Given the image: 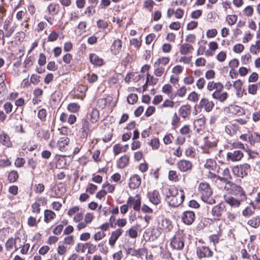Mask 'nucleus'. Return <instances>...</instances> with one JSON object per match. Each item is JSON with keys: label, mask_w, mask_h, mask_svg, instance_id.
<instances>
[{"label": "nucleus", "mask_w": 260, "mask_h": 260, "mask_svg": "<svg viewBox=\"0 0 260 260\" xmlns=\"http://www.w3.org/2000/svg\"><path fill=\"white\" fill-rule=\"evenodd\" d=\"M0 142L2 143L3 145L8 147L12 146V143L10 140L9 136L5 133H3L0 135Z\"/></svg>", "instance_id": "29"}, {"label": "nucleus", "mask_w": 260, "mask_h": 260, "mask_svg": "<svg viewBox=\"0 0 260 260\" xmlns=\"http://www.w3.org/2000/svg\"><path fill=\"white\" fill-rule=\"evenodd\" d=\"M170 61V58L168 57H159L156 60V62L159 63L161 66H166L169 63Z\"/></svg>", "instance_id": "43"}, {"label": "nucleus", "mask_w": 260, "mask_h": 260, "mask_svg": "<svg viewBox=\"0 0 260 260\" xmlns=\"http://www.w3.org/2000/svg\"><path fill=\"white\" fill-rule=\"evenodd\" d=\"M70 142V139L67 137L60 138L58 141L57 146L59 149L61 151H66L67 149L66 146H67Z\"/></svg>", "instance_id": "25"}, {"label": "nucleus", "mask_w": 260, "mask_h": 260, "mask_svg": "<svg viewBox=\"0 0 260 260\" xmlns=\"http://www.w3.org/2000/svg\"><path fill=\"white\" fill-rule=\"evenodd\" d=\"M185 235L182 231L176 233L171 241V247L177 250H180L184 247Z\"/></svg>", "instance_id": "3"}, {"label": "nucleus", "mask_w": 260, "mask_h": 260, "mask_svg": "<svg viewBox=\"0 0 260 260\" xmlns=\"http://www.w3.org/2000/svg\"><path fill=\"white\" fill-rule=\"evenodd\" d=\"M122 47V42L119 39H116L114 40L113 43H112L111 48L110 50L112 54L113 55H117L119 52L120 51Z\"/></svg>", "instance_id": "17"}, {"label": "nucleus", "mask_w": 260, "mask_h": 260, "mask_svg": "<svg viewBox=\"0 0 260 260\" xmlns=\"http://www.w3.org/2000/svg\"><path fill=\"white\" fill-rule=\"evenodd\" d=\"M178 168L182 172H185L190 170L192 165L191 164H177Z\"/></svg>", "instance_id": "41"}, {"label": "nucleus", "mask_w": 260, "mask_h": 260, "mask_svg": "<svg viewBox=\"0 0 260 260\" xmlns=\"http://www.w3.org/2000/svg\"><path fill=\"white\" fill-rule=\"evenodd\" d=\"M78 125L81 127L79 131L80 137L82 139H86L89 131L88 121L86 119H82Z\"/></svg>", "instance_id": "10"}, {"label": "nucleus", "mask_w": 260, "mask_h": 260, "mask_svg": "<svg viewBox=\"0 0 260 260\" xmlns=\"http://www.w3.org/2000/svg\"><path fill=\"white\" fill-rule=\"evenodd\" d=\"M248 139L251 144H252V142H260V135L257 133H254L253 134L251 135V137H248Z\"/></svg>", "instance_id": "46"}, {"label": "nucleus", "mask_w": 260, "mask_h": 260, "mask_svg": "<svg viewBox=\"0 0 260 260\" xmlns=\"http://www.w3.org/2000/svg\"><path fill=\"white\" fill-rule=\"evenodd\" d=\"M214 99L219 100L221 102L225 101L228 98V93L225 92L214 91L212 94Z\"/></svg>", "instance_id": "27"}, {"label": "nucleus", "mask_w": 260, "mask_h": 260, "mask_svg": "<svg viewBox=\"0 0 260 260\" xmlns=\"http://www.w3.org/2000/svg\"><path fill=\"white\" fill-rule=\"evenodd\" d=\"M157 227L160 230L169 232L171 230L173 226L170 220L164 217H159L158 218Z\"/></svg>", "instance_id": "9"}, {"label": "nucleus", "mask_w": 260, "mask_h": 260, "mask_svg": "<svg viewBox=\"0 0 260 260\" xmlns=\"http://www.w3.org/2000/svg\"><path fill=\"white\" fill-rule=\"evenodd\" d=\"M57 193H55V195L52 196L53 197L61 196L64 194L66 191L65 185L62 183H59L57 186Z\"/></svg>", "instance_id": "34"}, {"label": "nucleus", "mask_w": 260, "mask_h": 260, "mask_svg": "<svg viewBox=\"0 0 260 260\" xmlns=\"http://www.w3.org/2000/svg\"><path fill=\"white\" fill-rule=\"evenodd\" d=\"M96 189L97 186L95 185L89 183L86 188V191L90 194H93Z\"/></svg>", "instance_id": "52"}, {"label": "nucleus", "mask_w": 260, "mask_h": 260, "mask_svg": "<svg viewBox=\"0 0 260 260\" xmlns=\"http://www.w3.org/2000/svg\"><path fill=\"white\" fill-rule=\"evenodd\" d=\"M47 111L46 109L42 108L40 109L38 113V117L41 122H45L46 120Z\"/></svg>", "instance_id": "37"}, {"label": "nucleus", "mask_w": 260, "mask_h": 260, "mask_svg": "<svg viewBox=\"0 0 260 260\" xmlns=\"http://www.w3.org/2000/svg\"><path fill=\"white\" fill-rule=\"evenodd\" d=\"M146 254V249L145 248H138L136 250L134 256L138 258H142V257Z\"/></svg>", "instance_id": "39"}, {"label": "nucleus", "mask_w": 260, "mask_h": 260, "mask_svg": "<svg viewBox=\"0 0 260 260\" xmlns=\"http://www.w3.org/2000/svg\"><path fill=\"white\" fill-rule=\"evenodd\" d=\"M47 204V200L43 197H41L36 200V202L31 205L32 212L34 213L40 212L41 205H45Z\"/></svg>", "instance_id": "14"}, {"label": "nucleus", "mask_w": 260, "mask_h": 260, "mask_svg": "<svg viewBox=\"0 0 260 260\" xmlns=\"http://www.w3.org/2000/svg\"><path fill=\"white\" fill-rule=\"evenodd\" d=\"M56 216L55 213L51 210H45L44 211V221L49 223Z\"/></svg>", "instance_id": "31"}, {"label": "nucleus", "mask_w": 260, "mask_h": 260, "mask_svg": "<svg viewBox=\"0 0 260 260\" xmlns=\"http://www.w3.org/2000/svg\"><path fill=\"white\" fill-rule=\"evenodd\" d=\"M90 62L94 65L101 66L103 64V60L95 54H91L89 56Z\"/></svg>", "instance_id": "28"}, {"label": "nucleus", "mask_w": 260, "mask_h": 260, "mask_svg": "<svg viewBox=\"0 0 260 260\" xmlns=\"http://www.w3.org/2000/svg\"><path fill=\"white\" fill-rule=\"evenodd\" d=\"M89 246H93V245L91 244L90 243H86L84 244L78 243L75 247V250L78 252L84 253L86 249Z\"/></svg>", "instance_id": "33"}, {"label": "nucleus", "mask_w": 260, "mask_h": 260, "mask_svg": "<svg viewBox=\"0 0 260 260\" xmlns=\"http://www.w3.org/2000/svg\"><path fill=\"white\" fill-rule=\"evenodd\" d=\"M184 199V193L183 190H180L179 193L178 189L174 187L166 189L165 200L169 206L177 207L183 202Z\"/></svg>", "instance_id": "1"}, {"label": "nucleus", "mask_w": 260, "mask_h": 260, "mask_svg": "<svg viewBox=\"0 0 260 260\" xmlns=\"http://www.w3.org/2000/svg\"><path fill=\"white\" fill-rule=\"evenodd\" d=\"M172 13L175 14L176 18L180 19L182 17L184 12L181 9L178 8L176 10V11H174L173 10H172Z\"/></svg>", "instance_id": "58"}, {"label": "nucleus", "mask_w": 260, "mask_h": 260, "mask_svg": "<svg viewBox=\"0 0 260 260\" xmlns=\"http://www.w3.org/2000/svg\"><path fill=\"white\" fill-rule=\"evenodd\" d=\"M186 92V88L185 86H182L177 90V92L176 93V95H178L180 97H183L185 95Z\"/></svg>", "instance_id": "57"}, {"label": "nucleus", "mask_w": 260, "mask_h": 260, "mask_svg": "<svg viewBox=\"0 0 260 260\" xmlns=\"http://www.w3.org/2000/svg\"><path fill=\"white\" fill-rule=\"evenodd\" d=\"M196 253L199 258H210L213 256V252L210 248L206 246H202L197 248Z\"/></svg>", "instance_id": "6"}, {"label": "nucleus", "mask_w": 260, "mask_h": 260, "mask_svg": "<svg viewBox=\"0 0 260 260\" xmlns=\"http://www.w3.org/2000/svg\"><path fill=\"white\" fill-rule=\"evenodd\" d=\"M169 179L171 181H177L178 176L176 172L175 171H170L169 173Z\"/></svg>", "instance_id": "55"}, {"label": "nucleus", "mask_w": 260, "mask_h": 260, "mask_svg": "<svg viewBox=\"0 0 260 260\" xmlns=\"http://www.w3.org/2000/svg\"><path fill=\"white\" fill-rule=\"evenodd\" d=\"M141 203V198L138 194L134 197H129L127 202V204L135 211L140 209Z\"/></svg>", "instance_id": "11"}, {"label": "nucleus", "mask_w": 260, "mask_h": 260, "mask_svg": "<svg viewBox=\"0 0 260 260\" xmlns=\"http://www.w3.org/2000/svg\"><path fill=\"white\" fill-rule=\"evenodd\" d=\"M106 236V234L104 232H98L94 235V239L95 241H98L102 240Z\"/></svg>", "instance_id": "49"}, {"label": "nucleus", "mask_w": 260, "mask_h": 260, "mask_svg": "<svg viewBox=\"0 0 260 260\" xmlns=\"http://www.w3.org/2000/svg\"><path fill=\"white\" fill-rule=\"evenodd\" d=\"M243 156V153L240 150H236L227 153V159L229 161H239Z\"/></svg>", "instance_id": "16"}, {"label": "nucleus", "mask_w": 260, "mask_h": 260, "mask_svg": "<svg viewBox=\"0 0 260 260\" xmlns=\"http://www.w3.org/2000/svg\"><path fill=\"white\" fill-rule=\"evenodd\" d=\"M97 26L100 28H106L108 27V23L107 22L103 20L100 19L97 22Z\"/></svg>", "instance_id": "59"}, {"label": "nucleus", "mask_w": 260, "mask_h": 260, "mask_svg": "<svg viewBox=\"0 0 260 260\" xmlns=\"http://www.w3.org/2000/svg\"><path fill=\"white\" fill-rule=\"evenodd\" d=\"M58 37V34L55 31H53L48 37V41L54 42L56 41Z\"/></svg>", "instance_id": "51"}, {"label": "nucleus", "mask_w": 260, "mask_h": 260, "mask_svg": "<svg viewBox=\"0 0 260 260\" xmlns=\"http://www.w3.org/2000/svg\"><path fill=\"white\" fill-rule=\"evenodd\" d=\"M17 241H20V238H16L15 240L13 238H9L6 242L5 247L7 250H10L11 249L13 246H15V250H17L20 247H21V245H19L20 247H18L16 245V243Z\"/></svg>", "instance_id": "23"}, {"label": "nucleus", "mask_w": 260, "mask_h": 260, "mask_svg": "<svg viewBox=\"0 0 260 260\" xmlns=\"http://www.w3.org/2000/svg\"><path fill=\"white\" fill-rule=\"evenodd\" d=\"M147 198L149 201L154 205H158L160 203L161 197L158 191L154 190L147 193Z\"/></svg>", "instance_id": "13"}, {"label": "nucleus", "mask_w": 260, "mask_h": 260, "mask_svg": "<svg viewBox=\"0 0 260 260\" xmlns=\"http://www.w3.org/2000/svg\"><path fill=\"white\" fill-rule=\"evenodd\" d=\"M260 50V40L257 41L255 45H252L250 48L251 53L256 54Z\"/></svg>", "instance_id": "38"}, {"label": "nucleus", "mask_w": 260, "mask_h": 260, "mask_svg": "<svg viewBox=\"0 0 260 260\" xmlns=\"http://www.w3.org/2000/svg\"><path fill=\"white\" fill-rule=\"evenodd\" d=\"M230 113L237 116H242L245 115V110L237 105H232L229 107Z\"/></svg>", "instance_id": "22"}, {"label": "nucleus", "mask_w": 260, "mask_h": 260, "mask_svg": "<svg viewBox=\"0 0 260 260\" xmlns=\"http://www.w3.org/2000/svg\"><path fill=\"white\" fill-rule=\"evenodd\" d=\"M46 62V56L43 53H41L39 55V59L38 60V63L40 66H44Z\"/></svg>", "instance_id": "63"}, {"label": "nucleus", "mask_w": 260, "mask_h": 260, "mask_svg": "<svg viewBox=\"0 0 260 260\" xmlns=\"http://www.w3.org/2000/svg\"><path fill=\"white\" fill-rule=\"evenodd\" d=\"M122 233L123 230L120 228L117 229L115 231L112 232L108 241L109 244L111 246V247H114L116 241L122 235Z\"/></svg>", "instance_id": "15"}, {"label": "nucleus", "mask_w": 260, "mask_h": 260, "mask_svg": "<svg viewBox=\"0 0 260 260\" xmlns=\"http://www.w3.org/2000/svg\"><path fill=\"white\" fill-rule=\"evenodd\" d=\"M214 106V104L212 101H209L206 98H203L200 101L199 104L195 105L194 110L197 112L198 109L201 110L202 108H204L205 111L209 112L212 110Z\"/></svg>", "instance_id": "5"}, {"label": "nucleus", "mask_w": 260, "mask_h": 260, "mask_svg": "<svg viewBox=\"0 0 260 260\" xmlns=\"http://www.w3.org/2000/svg\"><path fill=\"white\" fill-rule=\"evenodd\" d=\"M122 256L123 255L121 250H119L113 254V258L114 260H121Z\"/></svg>", "instance_id": "64"}, {"label": "nucleus", "mask_w": 260, "mask_h": 260, "mask_svg": "<svg viewBox=\"0 0 260 260\" xmlns=\"http://www.w3.org/2000/svg\"><path fill=\"white\" fill-rule=\"evenodd\" d=\"M150 145L153 149H157L159 146V141L158 138L152 139L150 142Z\"/></svg>", "instance_id": "50"}, {"label": "nucleus", "mask_w": 260, "mask_h": 260, "mask_svg": "<svg viewBox=\"0 0 260 260\" xmlns=\"http://www.w3.org/2000/svg\"><path fill=\"white\" fill-rule=\"evenodd\" d=\"M99 117V111L96 109H92V111L90 113V119L92 123L96 122Z\"/></svg>", "instance_id": "35"}, {"label": "nucleus", "mask_w": 260, "mask_h": 260, "mask_svg": "<svg viewBox=\"0 0 260 260\" xmlns=\"http://www.w3.org/2000/svg\"><path fill=\"white\" fill-rule=\"evenodd\" d=\"M244 14L247 16H251L253 13V9L250 6L246 7L244 10Z\"/></svg>", "instance_id": "62"}, {"label": "nucleus", "mask_w": 260, "mask_h": 260, "mask_svg": "<svg viewBox=\"0 0 260 260\" xmlns=\"http://www.w3.org/2000/svg\"><path fill=\"white\" fill-rule=\"evenodd\" d=\"M4 109L7 114H9L12 111L13 105L10 102H7L4 105Z\"/></svg>", "instance_id": "54"}, {"label": "nucleus", "mask_w": 260, "mask_h": 260, "mask_svg": "<svg viewBox=\"0 0 260 260\" xmlns=\"http://www.w3.org/2000/svg\"><path fill=\"white\" fill-rule=\"evenodd\" d=\"M249 168L248 164H240L233 168V172L237 177L243 178L247 175Z\"/></svg>", "instance_id": "7"}, {"label": "nucleus", "mask_w": 260, "mask_h": 260, "mask_svg": "<svg viewBox=\"0 0 260 260\" xmlns=\"http://www.w3.org/2000/svg\"><path fill=\"white\" fill-rule=\"evenodd\" d=\"M180 121V118L178 116L176 113H175L174 114V115L172 117V122L171 124L172 126H173L175 128L178 126Z\"/></svg>", "instance_id": "42"}, {"label": "nucleus", "mask_w": 260, "mask_h": 260, "mask_svg": "<svg viewBox=\"0 0 260 260\" xmlns=\"http://www.w3.org/2000/svg\"><path fill=\"white\" fill-rule=\"evenodd\" d=\"M154 2L152 0H146L144 2V8L148 9L150 12L152 11Z\"/></svg>", "instance_id": "44"}, {"label": "nucleus", "mask_w": 260, "mask_h": 260, "mask_svg": "<svg viewBox=\"0 0 260 260\" xmlns=\"http://www.w3.org/2000/svg\"><path fill=\"white\" fill-rule=\"evenodd\" d=\"M224 208V206L222 204H219L214 206L211 211L212 215L217 217L221 216Z\"/></svg>", "instance_id": "24"}, {"label": "nucleus", "mask_w": 260, "mask_h": 260, "mask_svg": "<svg viewBox=\"0 0 260 260\" xmlns=\"http://www.w3.org/2000/svg\"><path fill=\"white\" fill-rule=\"evenodd\" d=\"M250 205L252 206V208L250 207H246L242 212V215L245 217H248L252 215L254 213L255 207L252 202L250 203Z\"/></svg>", "instance_id": "30"}, {"label": "nucleus", "mask_w": 260, "mask_h": 260, "mask_svg": "<svg viewBox=\"0 0 260 260\" xmlns=\"http://www.w3.org/2000/svg\"><path fill=\"white\" fill-rule=\"evenodd\" d=\"M224 200L232 208H236L239 207L246 199H243V197H240V199H236L232 196H224Z\"/></svg>", "instance_id": "8"}, {"label": "nucleus", "mask_w": 260, "mask_h": 260, "mask_svg": "<svg viewBox=\"0 0 260 260\" xmlns=\"http://www.w3.org/2000/svg\"><path fill=\"white\" fill-rule=\"evenodd\" d=\"M138 101V96L136 94L131 93L127 98V101L130 104H134Z\"/></svg>", "instance_id": "45"}, {"label": "nucleus", "mask_w": 260, "mask_h": 260, "mask_svg": "<svg viewBox=\"0 0 260 260\" xmlns=\"http://www.w3.org/2000/svg\"><path fill=\"white\" fill-rule=\"evenodd\" d=\"M226 57V53L223 51H221L217 55L216 58L219 61L223 62L225 60Z\"/></svg>", "instance_id": "61"}, {"label": "nucleus", "mask_w": 260, "mask_h": 260, "mask_svg": "<svg viewBox=\"0 0 260 260\" xmlns=\"http://www.w3.org/2000/svg\"><path fill=\"white\" fill-rule=\"evenodd\" d=\"M191 113V107L189 105H182L179 110V115L185 119L188 117Z\"/></svg>", "instance_id": "20"}, {"label": "nucleus", "mask_w": 260, "mask_h": 260, "mask_svg": "<svg viewBox=\"0 0 260 260\" xmlns=\"http://www.w3.org/2000/svg\"><path fill=\"white\" fill-rule=\"evenodd\" d=\"M228 23L230 25L234 24L237 20V16L236 15H231L228 16Z\"/></svg>", "instance_id": "53"}, {"label": "nucleus", "mask_w": 260, "mask_h": 260, "mask_svg": "<svg viewBox=\"0 0 260 260\" xmlns=\"http://www.w3.org/2000/svg\"><path fill=\"white\" fill-rule=\"evenodd\" d=\"M247 224L251 227L257 229L260 225V217L256 216L248 220Z\"/></svg>", "instance_id": "26"}, {"label": "nucleus", "mask_w": 260, "mask_h": 260, "mask_svg": "<svg viewBox=\"0 0 260 260\" xmlns=\"http://www.w3.org/2000/svg\"><path fill=\"white\" fill-rule=\"evenodd\" d=\"M195 219V214L191 211H184L182 215L183 222L187 225L191 224Z\"/></svg>", "instance_id": "12"}, {"label": "nucleus", "mask_w": 260, "mask_h": 260, "mask_svg": "<svg viewBox=\"0 0 260 260\" xmlns=\"http://www.w3.org/2000/svg\"><path fill=\"white\" fill-rule=\"evenodd\" d=\"M18 178V175L16 171H12L8 175V179L10 182H15Z\"/></svg>", "instance_id": "40"}, {"label": "nucleus", "mask_w": 260, "mask_h": 260, "mask_svg": "<svg viewBox=\"0 0 260 260\" xmlns=\"http://www.w3.org/2000/svg\"><path fill=\"white\" fill-rule=\"evenodd\" d=\"M80 106L75 103H70L68 106V110L72 113L78 112Z\"/></svg>", "instance_id": "36"}, {"label": "nucleus", "mask_w": 260, "mask_h": 260, "mask_svg": "<svg viewBox=\"0 0 260 260\" xmlns=\"http://www.w3.org/2000/svg\"><path fill=\"white\" fill-rule=\"evenodd\" d=\"M193 49L192 46L187 43H184L181 46L180 52L181 54L186 55Z\"/></svg>", "instance_id": "32"}, {"label": "nucleus", "mask_w": 260, "mask_h": 260, "mask_svg": "<svg viewBox=\"0 0 260 260\" xmlns=\"http://www.w3.org/2000/svg\"><path fill=\"white\" fill-rule=\"evenodd\" d=\"M225 189L229 190L232 194L235 196L243 197V199H247V196L242 188L232 182H228L225 184Z\"/></svg>", "instance_id": "4"}, {"label": "nucleus", "mask_w": 260, "mask_h": 260, "mask_svg": "<svg viewBox=\"0 0 260 260\" xmlns=\"http://www.w3.org/2000/svg\"><path fill=\"white\" fill-rule=\"evenodd\" d=\"M244 49V46L241 44H237L234 46L233 51L236 53H241Z\"/></svg>", "instance_id": "56"}, {"label": "nucleus", "mask_w": 260, "mask_h": 260, "mask_svg": "<svg viewBox=\"0 0 260 260\" xmlns=\"http://www.w3.org/2000/svg\"><path fill=\"white\" fill-rule=\"evenodd\" d=\"M47 69L48 70L54 71L57 69V67L55 64V62L53 61H52L48 62L47 66Z\"/></svg>", "instance_id": "60"}, {"label": "nucleus", "mask_w": 260, "mask_h": 260, "mask_svg": "<svg viewBox=\"0 0 260 260\" xmlns=\"http://www.w3.org/2000/svg\"><path fill=\"white\" fill-rule=\"evenodd\" d=\"M239 214V212L232 213L229 211L226 213L227 218L229 220L233 221Z\"/></svg>", "instance_id": "48"}, {"label": "nucleus", "mask_w": 260, "mask_h": 260, "mask_svg": "<svg viewBox=\"0 0 260 260\" xmlns=\"http://www.w3.org/2000/svg\"><path fill=\"white\" fill-rule=\"evenodd\" d=\"M154 74L157 77H161L164 74H166L169 68L161 66L159 63L155 62L154 63Z\"/></svg>", "instance_id": "18"}, {"label": "nucleus", "mask_w": 260, "mask_h": 260, "mask_svg": "<svg viewBox=\"0 0 260 260\" xmlns=\"http://www.w3.org/2000/svg\"><path fill=\"white\" fill-rule=\"evenodd\" d=\"M199 95L195 91H192L189 94L188 100L193 102H196L198 101Z\"/></svg>", "instance_id": "47"}, {"label": "nucleus", "mask_w": 260, "mask_h": 260, "mask_svg": "<svg viewBox=\"0 0 260 260\" xmlns=\"http://www.w3.org/2000/svg\"><path fill=\"white\" fill-rule=\"evenodd\" d=\"M198 189L201 199L203 202L210 205L215 203V200L212 197V190L208 183H200Z\"/></svg>", "instance_id": "2"}, {"label": "nucleus", "mask_w": 260, "mask_h": 260, "mask_svg": "<svg viewBox=\"0 0 260 260\" xmlns=\"http://www.w3.org/2000/svg\"><path fill=\"white\" fill-rule=\"evenodd\" d=\"M141 179L137 175H134L129 179V187L131 189H136L141 184Z\"/></svg>", "instance_id": "19"}, {"label": "nucleus", "mask_w": 260, "mask_h": 260, "mask_svg": "<svg viewBox=\"0 0 260 260\" xmlns=\"http://www.w3.org/2000/svg\"><path fill=\"white\" fill-rule=\"evenodd\" d=\"M60 7L59 4L52 3H50L48 7L47 10L48 13L51 16H55L57 15L60 11Z\"/></svg>", "instance_id": "21"}]
</instances>
